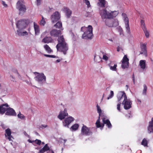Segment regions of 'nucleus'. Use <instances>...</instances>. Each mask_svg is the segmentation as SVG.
<instances>
[{"mask_svg": "<svg viewBox=\"0 0 153 153\" xmlns=\"http://www.w3.org/2000/svg\"><path fill=\"white\" fill-rule=\"evenodd\" d=\"M102 120L103 123L104 124H106L108 128H111L112 125L108 119H106L105 118L103 117L102 118Z\"/></svg>", "mask_w": 153, "mask_h": 153, "instance_id": "22", "label": "nucleus"}, {"mask_svg": "<svg viewBox=\"0 0 153 153\" xmlns=\"http://www.w3.org/2000/svg\"><path fill=\"white\" fill-rule=\"evenodd\" d=\"M42 0H36V4L37 6H39L41 4V2Z\"/></svg>", "mask_w": 153, "mask_h": 153, "instance_id": "49", "label": "nucleus"}, {"mask_svg": "<svg viewBox=\"0 0 153 153\" xmlns=\"http://www.w3.org/2000/svg\"><path fill=\"white\" fill-rule=\"evenodd\" d=\"M68 115V113L67 112V110L66 108L64 109L63 112L60 111L58 118L61 120H62L65 118L66 116Z\"/></svg>", "mask_w": 153, "mask_h": 153, "instance_id": "16", "label": "nucleus"}, {"mask_svg": "<svg viewBox=\"0 0 153 153\" xmlns=\"http://www.w3.org/2000/svg\"><path fill=\"white\" fill-rule=\"evenodd\" d=\"M132 79H133V82L134 83H135L134 75V74L132 75Z\"/></svg>", "mask_w": 153, "mask_h": 153, "instance_id": "55", "label": "nucleus"}, {"mask_svg": "<svg viewBox=\"0 0 153 153\" xmlns=\"http://www.w3.org/2000/svg\"><path fill=\"white\" fill-rule=\"evenodd\" d=\"M117 51H120V48H119V47H118L117 48Z\"/></svg>", "mask_w": 153, "mask_h": 153, "instance_id": "59", "label": "nucleus"}, {"mask_svg": "<svg viewBox=\"0 0 153 153\" xmlns=\"http://www.w3.org/2000/svg\"><path fill=\"white\" fill-rule=\"evenodd\" d=\"M137 101L138 102H140V103H141V101L140 100H139V99H137Z\"/></svg>", "mask_w": 153, "mask_h": 153, "instance_id": "62", "label": "nucleus"}, {"mask_svg": "<svg viewBox=\"0 0 153 153\" xmlns=\"http://www.w3.org/2000/svg\"><path fill=\"white\" fill-rule=\"evenodd\" d=\"M109 66L110 69L111 70L114 71H117V64H114V66H111L109 65Z\"/></svg>", "mask_w": 153, "mask_h": 153, "instance_id": "34", "label": "nucleus"}, {"mask_svg": "<svg viewBox=\"0 0 153 153\" xmlns=\"http://www.w3.org/2000/svg\"><path fill=\"white\" fill-rule=\"evenodd\" d=\"M54 26L56 28L60 29L61 30H62L63 29L62 28V23L60 21L57 22Z\"/></svg>", "mask_w": 153, "mask_h": 153, "instance_id": "27", "label": "nucleus"}, {"mask_svg": "<svg viewBox=\"0 0 153 153\" xmlns=\"http://www.w3.org/2000/svg\"><path fill=\"white\" fill-rule=\"evenodd\" d=\"M146 37L147 38H148L149 37V33L148 31L147 30V28L143 30Z\"/></svg>", "mask_w": 153, "mask_h": 153, "instance_id": "39", "label": "nucleus"}, {"mask_svg": "<svg viewBox=\"0 0 153 153\" xmlns=\"http://www.w3.org/2000/svg\"><path fill=\"white\" fill-rule=\"evenodd\" d=\"M10 78L11 80L13 81H16L15 78L13 77V75H11L10 76Z\"/></svg>", "mask_w": 153, "mask_h": 153, "instance_id": "50", "label": "nucleus"}, {"mask_svg": "<svg viewBox=\"0 0 153 153\" xmlns=\"http://www.w3.org/2000/svg\"><path fill=\"white\" fill-rule=\"evenodd\" d=\"M93 132L90 128L88 127L83 125L81 130V134L82 135L89 136L92 134Z\"/></svg>", "mask_w": 153, "mask_h": 153, "instance_id": "6", "label": "nucleus"}, {"mask_svg": "<svg viewBox=\"0 0 153 153\" xmlns=\"http://www.w3.org/2000/svg\"><path fill=\"white\" fill-rule=\"evenodd\" d=\"M131 101L128 100L127 97H126L125 100H123L122 104L124 105V108L126 110H128L131 107Z\"/></svg>", "mask_w": 153, "mask_h": 153, "instance_id": "9", "label": "nucleus"}, {"mask_svg": "<svg viewBox=\"0 0 153 153\" xmlns=\"http://www.w3.org/2000/svg\"><path fill=\"white\" fill-rule=\"evenodd\" d=\"M129 62H122L121 67L123 69L128 68V67Z\"/></svg>", "mask_w": 153, "mask_h": 153, "instance_id": "31", "label": "nucleus"}, {"mask_svg": "<svg viewBox=\"0 0 153 153\" xmlns=\"http://www.w3.org/2000/svg\"><path fill=\"white\" fill-rule=\"evenodd\" d=\"M120 102H118V104H117V109L119 111H120Z\"/></svg>", "mask_w": 153, "mask_h": 153, "instance_id": "46", "label": "nucleus"}, {"mask_svg": "<svg viewBox=\"0 0 153 153\" xmlns=\"http://www.w3.org/2000/svg\"><path fill=\"white\" fill-rule=\"evenodd\" d=\"M33 25L35 31V33L36 34H37L39 33L40 32L39 26L35 22L33 23Z\"/></svg>", "mask_w": 153, "mask_h": 153, "instance_id": "25", "label": "nucleus"}, {"mask_svg": "<svg viewBox=\"0 0 153 153\" xmlns=\"http://www.w3.org/2000/svg\"><path fill=\"white\" fill-rule=\"evenodd\" d=\"M50 150V148L48 146L47 144H46L39 151L40 153H44L45 152Z\"/></svg>", "mask_w": 153, "mask_h": 153, "instance_id": "24", "label": "nucleus"}, {"mask_svg": "<svg viewBox=\"0 0 153 153\" xmlns=\"http://www.w3.org/2000/svg\"><path fill=\"white\" fill-rule=\"evenodd\" d=\"M64 142L65 143V142H66V141H67V140H64Z\"/></svg>", "mask_w": 153, "mask_h": 153, "instance_id": "64", "label": "nucleus"}, {"mask_svg": "<svg viewBox=\"0 0 153 153\" xmlns=\"http://www.w3.org/2000/svg\"><path fill=\"white\" fill-rule=\"evenodd\" d=\"M44 56L46 57H50V58H56V56L54 55H50L44 54Z\"/></svg>", "mask_w": 153, "mask_h": 153, "instance_id": "43", "label": "nucleus"}, {"mask_svg": "<svg viewBox=\"0 0 153 153\" xmlns=\"http://www.w3.org/2000/svg\"><path fill=\"white\" fill-rule=\"evenodd\" d=\"M42 42L45 43H51L53 42V40L51 36H45L42 39Z\"/></svg>", "mask_w": 153, "mask_h": 153, "instance_id": "18", "label": "nucleus"}, {"mask_svg": "<svg viewBox=\"0 0 153 153\" xmlns=\"http://www.w3.org/2000/svg\"><path fill=\"white\" fill-rule=\"evenodd\" d=\"M44 48L46 51L48 53H50L53 52V51L51 50L50 47L47 45L46 44L44 46Z\"/></svg>", "mask_w": 153, "mask_h": 153, "instance_id": "28", "label": "nucleus"}, {"mask_svg": "<svg viewBox=\"0 0 153 153\" xmlns=\"http://www.w3.org/2000/svg\"><path fill=\"white\" fill-rule=\"evenodd\" d=\"M17 34L19 36H23L22 32L20 30H17Z\"/></svg>", "mask_w": 153, "mask_h": 153, "instance_id": "45", "label": "nucleus"}, {"mask_svg": "<svg viewBox=\"0 0 153 153\" xmlns=\"http://www.w3.org/2000/svg\"><path fill=\"white\" fill-rule=\"evenodd\" d=\"M18 117L19 118L21 119L25 120V116L24 115L21 114L20 112L18 114Z\"/></svg>", "mask_w": 153, "mask_h": 153, "instance_id": "41", "label": "nucleus"}, {"mask_svg": "<svg viewBox=\"0 0 153 153\" xmlns=\"http://www.w3.org/2000/svg\"><path fill=\"white\" fill-rule=\"evenodd\" d=\"M12 72H13V73H16V74H18V76H20L19 74V73L18 72V71H17V70H15L14 71H13Z\"/></svg>", "mask_w": 153, "mask_h": 153, "instance_id": "53", "label": "nucleus"}, {"mask_svg": "<svg viewBox=\"0 0 153 153\" xmlns=\"http://www.w3.org/2000/svg\"><path fill=\"white\" fill-rule=\"evenodd\" d=\"M108 57L107 56L105 55H103L102 57V59L105 60V61H107L108 59Z\"/></svg>", "mask_w": 153, "mask_h": 153, "instance_id": "48", "label": "nucleus"}, {"mask_svg": "<svg viewBox=\"0 0 153 153\" xmlns=\"http://www.w3.org/2000/svg\"><path fill=\"white\" fill-rule=\"evenodd\" d=\"M118 14V11H113L111 12L107 11L106 9L101 10L100 14L102 18L103 19H111L115 17Z\"/></svg>", "mask_w": 153, "mask_h": 153, "instance_id": "2", "label": "nucleus"}, {"mask_svg": "<svg viewBox=\"0 0 153 153\" xmlns=\"http://www.w3.org/2000/svg\"><path fill=\"white\" fill-rule=\"evenodd\" d=\"M22 34L23 35V36H24L25 35H27V33L26 31L22 32Z\"/></svg>", "mask_w": 153, "mask_h": 153, "instance_id": "54", "label": "nucleus"}, {"mask_svg": "<svg viewBox=\"0 0 153 153\" xmlns=\"http://www.w3.org/2000/svg\"><path fill=\"white\" fill-rule=\"evenodd\" d=\"M35 142L36 144L39 145H40L41 143V141L40 140L38 139H36L35 141Z\"/></svg>", "mask_w": 153, "mask_h": 153, "instance_id": "47", "label": "nucleus"}, {"mask_svg": "<svg viewBox=\"0 0 153 153\" xmlns=\"http://www.w3.org/2000/svg\"><path fill=\"white\" fill-rule=\"evenodd\" d=\"M42 126L44 128H46L47 127V125H43Z\"/></svg>", "mask_w": 153, "mask_h": 153, "instance_id": "57", "label": "nucleus"}, {"mask_svg": "<svg viewBox=\"0 0 153 153\" xmlns=\"http://www.w3.org/2000/svg\"><path fill=\"white\" fill-rule=\"evenodd\" d=\"M5 135L7 139H8L9 141L12 140V138H13L11 135V132L10 129L8 128L5 130Z\"/></svg>", "mask_w": 153, "mask_h": 153, "instance_id": "17", "label": "nucleus"}, {"mask_svg": "<svg viewBox=\"0 0 153 153\" xmlns=\"http://www.w3.org/2000/svg\"><path fill=\"white\" fill-rule=\"evenodd\" d=\"M79 127V125L76 123L74 124L71 127L70 129L72 131H75Z\"/></svg>", "mask_w": 153, "mask_h": 153, "instance_id": "30", "label": "nucleus"}, {"mask_svg": "<svg viewBox=\"0 0 153 153\" xmlns=\"http://www.w3.org/2000/svg\"><path fill=\"white\" fill-rule=\"evenodd\" d=\"M148 131L149 133H153V117L152 118L151 121L149 122Z\"/></svg>", "mask_w": 153, "mask_h": 153, "instance_id": "21", "label": "nucleus"}, {"mask_svg": "<svg viewBox=\"0 0 153 153\" xmlns=\"http://www.w3.org/2000/svg\"><path fill=\"white\" fill-rule=\"evenodd\" d=\"M129 59L126 55H125L123 58L122 62H128Z\"/></svg>", "mask_w": 153, "mask_h": 153, "instance_id": "36", "label": "nucleus"}, {"mask_svg": "<svg viewBox=\"0 0 153 153\" xmlns=\"http://www.w3.org/2000/svg\"><path fill=\"white\" fill-rule=\"evenodd\" d=\"M1 3L5 7H7V4L5 3V2L4 1H1Z\"/></svg>", "mask_w": 153, "mask_h": 153, "instance_id": "51", "label": "nucleus"}, {"mask_svg": "<svg viewBox=\"0 0 153 153\" xmlns=\"http://www.w3.org/2000/svg\"><path fill=\"white\" fill-rule=\"evenodd\" d=\"M23 0H19L16 3V8L19 11V14L24 13L26 12V9Z\"/></svg>", "mask_w": 153, "mask_h": 153, "instance_id": "4", "label": "nucleus"}, {"mask_svg": "<svg viewBox=\"0 0 153 153\" xmlns=\"http://www.w3.org/2000/svg\"><path fill=\"white\" fill-rule=\"evenodd\" d=\"M62 32L61 30H57L56 29H53L50 32L51 36L53 37H58L59 36H61Z\"/></svg>", "mask_w": 153, "mask_h": 153, "instance_id": "12", "label": "nucleus"}, {"mask_svg": "<svg viewBox=\"0 0 153 153\" xmlns=\"http://www.w3.org/2000/svg\"><path fill=\"white\" fill-rule=\"evenodd\" d=\"M28 23L26 20L21 19L18 21L16 26L18 28L23 29L25 28Z\"/></svg>", "mask_w": 153, "mask_h": 153, "instance_id": "8", "label": "nucleus"}, {"mask_svg": "<svg viewBox=\"0 0 153 153\" xmlns=\"http://www.w3.org/2000/svg\"><path fill=\"white\" fill-rule=\"evenodd\" d=\"M52 153H54V151L53 150H51Z\"/></svg>", "mask_w": 153, "mask_h": 153, "instance_id": "63", "label": "nucleus"}, {"mask_svg": "<svg viewBox=\"0 0 153 153\" xmlns=\"http://www.w3.org/2000/svg\"><path fill=\"white\" fill-rule=\"evenodd\" d=\"M141 26L143 30L146 28L145 23V21L143 20L140 21Z\"/></svg>", "mask_w": 153, "mask_h": 153, "instance_id": "32", "label": "nucleus"}, {"mask_svg": "<svg viewBox=\"0 0 153 153\" xmlns=\"http://www.w3.org/2000/svg\"><path fill=\"white\" fill-rule=\"evenodd\" d=\"M101 123L100 122V117H99L98 119L97 120L96 123V127L97 128H99L101 127Z\"/></svg>", "mask_w": 153, "mask_h": 153, "instance_id": "33", "label": "nucleus"}, {"mask_svg": "<svg viewBox=\"0 0 153 153\" xmlns=\"http://www.w3.org/2000/svg\"><path fill=\"white\" fill-rule=\"evenodd\" d=\"M146 43H144L141 45V52H140L141 54L144 53L145 55L147 54V52L146 50Z\"/></svg>", "mask_w": 153, "mask_h": 153, "instance_id": "20", "label": "nucleus"}, {"mask_svg": "<svg viewBox=\"0 0 153 153\" xmlns=\"http://www.w3.org/2000/svg\"><path fill=\"white\" fill-rule=\"evenodd\" d=\"M74 120V118L70 117L65 119L63 122V125L65 127H68V125Z\"/></svg>", "mask_w": 153, "mask_h": 153, "instance_id": "13", "label": "nucleus"}, {"mask_svg": "<svg viewBox=\"0 0 153 153\" xmlns=\"http://www.w3.org/2000/svg\"><path fill=\"white\" fill-rule=\"evenodd\" d=\"M5 114L7 115L16 116V113L13 108L8 107L5 113Z\"/></svg>", "mask_w": 153, "mask_h": 153, "instance_id": "19", "label": "nucleus"}, {"mask_svg": "<svg viewBox=\"0 0 153 153\" xmlns=\"http://www.w3.org/2000/svg\"><path fill=\"white\" fill-rule=\"evenodd\" d=\"M122 16L125 23L126 31L129 34L130 33V30L129 24V19L126 13H123L122 14Z\"/></svg>", "mask_w": 153, "mask_h": 153, "instance_id": "7", "label": "nucleus"}, {"mask_svg": "<svg viewBox=\"0 0 153 153\" xmlns=\"http://www.w3.org/2000/svg\"><path fill=\"white\" fill-rule=\"evenodd\" d=\"M58 44L56 46L57 51L66 55L68 50V45L63 35L59 36L57 39Z\"/></svg>", "mask_w": 153, "mask_h": 153, "instance_id": "1", "label": "nucleus"}, {"mask_svg": "<svg viewBox=\"0 0 153 153\" xmlns=\"http://www.w3.org/2000/svg\"><path fill=\"white\" fill-rule=\"evenodd\" d=\"M60 60L59 59H58L56 60V62H60Z\"/></svg>", "mask_w": 153, "mask_h": 153, "instance_id": "58", "label": "nucleus"}, {"mask_svg": "<svg viewBox=\"0 0 153 153\" xmlns=\"http://www.w3.org/2000/svg\"><path fill=\"white\" fill-rule=\"evenodd\" d=\"M89 12H86V14H87V15H85L86 17H88V16L87 15L88 14H89Z\"/></svg>", "mask_w": 153, "mask_h": 153, "instance_id": "60", "label": "nucleus"}, {"mask_svg": "<svg viewBox=\"0 0 153 153\" xmlns=\"http://www.w3.org/2000/svg\"><path fill=\"white\" fill-rule=\"evenodd\" d=\"M114 93L113 91H111L110 95L107 98V99L109 100V99L111 98L114 96Z\"/></svg>", "mask_w": 153, "mask_h": 153, "instance_id": "44", "label": "nucleus"}, {"mask_svg": "<svg viewBox=\"0 0 153 153\" xmlns=\"http://www.w3.org/2000/svg\"><path fill=\"white\" fill-rule=\"evenodd\" d=\"M119 32H120V35L121 34L123 35V30L122 28H121L119 29Z\"/></svg>", "mask_w": 153, "mask_h": 153, "instance_id": "52", "label": "nucleus"}, {"mask_svg": "<svg viewBox=\"0 0 153 153\" xmlns=\"http://www.w3.org/2000/svg\"><path fill=\"white\" fill-rule=\"evenodd\" d=\"M81 31L84 32L82 37L85 39H91L92 36L93 28L91 25H89L88 27H82L81 29Z\"/></svg>", "mask_w": 153, "mask_h": 153, "instance_id": "3", "label": "nucleus"}, {"mask_svg": "<svg viewBox=\"0 0 153 153\" xmlns=\"http://www.w3.org/2000/svg\"><path fill=\"white\" fill-rule=\"evenodd\" d=\"M35 80L40 83H42L46 80V77L43 74H39L36 76L35 78Z\"/></svg>", "mask_w": 153, "mask_h": 153, "instance_id": "11", "label": "nucleus"}, {"mask_svg": "<svg viewBox=\"0 0 153 153\" xmlns=\"http://www.w3.org/2000/svg\"><path fill=\"white\" fill-rule=\"evenodd\" d=\"M140 65L141 69H145L146 67L145 60H140Z\"/></svg>", "mask_w": 153, "mask_h": 153, "instance_id": "26", "label": "nucleus"}, {"mask_svg": "<svg viewBox=\"0 0 153 153\" xmlns=\"http://www.w3.org/2000/svg\"><path fill=\"white\" fill-rule=\"evenodd\" d=\"M143 87L144 89L143 90V93L144 95H146V91L147 89V87L145 84L144 85Z\"/></svg>", "mask_w": 153, "mask_h": 153, "instance_id": "40", "label": "nucleus"}, {"mask_svg": "<svg viewBox=\"0 0 153 153\" xmlns=\"http://www.w3.org/2000/svg\"><path fill=\"white\" fill-rule=\"evenodd\" d=\"M104 124H104V123H102L101 124V127H102V128H103L104 127Z\"/></svg>", "mask_w": 153, "mask_h": 153, "instance_id": "56", "label": "nucleus"}, {"mask_svg": "<svg viewBox=\"0 0 153 153\" xmlns=\"http://www.w3.org/2000/svg\"><path fill=\"white\" fill-rule=\"evenodd\" d=\"M28 141L30 143H32V141L30 140H28Z\"/></svg>", "mask_w": 153, "mask_h": 153, "instance_id": "61", "label": "nucleus"}, {"mask_svg": "<svg viewBox=\"0 0 153 153\" xmlns=\"http://www.w3.org/2000/svg\"><path fill=\"white\" fill-rule=\"evenodd\" d=\"M141 144L144 146H147V141L145 138H144L141 142Z\"/></svg>", "mask_w": 153, "mask_h": 153, "instance_id": "35", "label": "nucleus"}, {"mask_svg": "<svg viewBox=\"0 0 153 153\" xmlns=\"http://www.w3.org/2000/svg\"><path fill=\"white\" fill-rule=\"evenodd\" d=\"M84 2L87 5L88 8L90 7H91L90 3L88 0H84Z\"/></svg>", "mask_w": 153, "mask_h": 153, "instance_id": "42", "label": "nucleus"}, {"mask_svg": "<svg viewBox=\"0 0 153 153\" xmlns=\"http://www.w3.org/2000/svg\"><path fill=\"white\" fill-rule=\"evenodd\" d=\"M9 105L7 103L3 104L0 105V114H3L9 107Z\"/></svg>", "mask_w": 153, "mask_h": 153, "instance_id": "14", "label": "nucleus"}, {"mask_svg": "<svg viewBox=\"0 0 153 153\" xmlns=\"http://www.w3.org/2000/svg\"><path fill=\"white\" fill-rule=\"evenodd\" d=\"M63 11L65 13L67 17L69 18L72 13L71 11L68 8L65 7L64 8Z\"/></svg>", "mask_w": 153, "mask_h": 153, "instance_id": "23", "label": "nucleus"}, {"mask_svg": "<svg viewBox=\"0 0 153 153\" xmlns=\"http://www.w3.org/2000/svg\"><path fill=\"white\" fill-rule=\"evenodd\" d=\"M126 97H127L124 92H120L117 95V102H120V101L123 99V100H125Z\"/></svg>", "mask_w": 153, "mask_h": 153, "instance_id": "15", "label": "nucleus"}, {"mask_svg": "<svg viewBox=\"0 0 153 153\" xmlns=\"http://www.w3.org/2000/svg\"><path fill=\"white\" fill-rule=\"evenodd\" d=\"M98 4L101 7H105L106 4V1L105 0H99Z\"/></svg>", "mask_w": 153, "mask_h": 153, "instance_id": "29", "label": "nucleus"}, {"mask_svg": "<svg viewBox=\"0 0 153 153\" xmlns=\"http://www.w3.org/2000/svg\"><path fill=\"white\" fill-rule=\"evenodd\" d=\"M46 23V22L45 20V19L43 17V16L42 17V19L40 21V25L44 26Z\"/></svg>", "mask_w": 153, "mask_h": 153, "instance_id": "38", "label": "nucleus"}, {"mask_svg": "<svg viewBox=\"0 0 153 153\" xmlns=\"http://www.w3.org/2000/svg\"><path fill=\"white\" fill-rule=\"evenodd\" d=\"M110 19H106L105 21V25L109 27H116L119 25L118 20L114 19L112 20Z\"/></svg>", "mask_w": 153, "mask_h": 153, "instance_id": "5", "label": "nucleus"}, {"mask_svg": "<svg viewBox=\"0 0 153 153\" xmlns=\"http://www.w3.org/2000/svg\"><path fill=\"white\" fill-rule=\"evenodd\" d=\"M60 18V14L58 11H56L51 16V19L52 22L54 23L59 20Z\"/></svg>", "mask_w": 153, "mask_h": 153, "instance_id": "10", "label": "nucleus"}, {"mask_svg": "<svg viewBox=\"0 0 153 153\" xmlns=\"http://www.w3.org/2000/svg\"><path fill=\"white\" fill-rule=\"evenodd\" d=\"M97 107L98 113L99 114V116L100 117L101 114L102 113V110L100 108V106L97 104Z\"/></svg>", "mask_w": 153, "mask_h": 153, "instance_id": "37", "label": "nucleus"}]
</instances>
